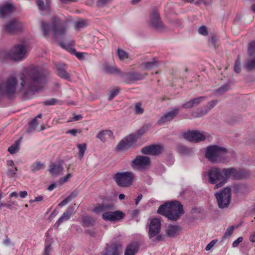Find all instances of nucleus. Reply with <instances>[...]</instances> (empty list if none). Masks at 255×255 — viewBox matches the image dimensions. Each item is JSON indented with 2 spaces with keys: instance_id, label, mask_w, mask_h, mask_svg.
<instances>
[{
  "instance_id": "54",
  "label": "nucleus",
  "mask_w": 255,
  "mask_h": 255,
  "mask_svg": "<svg viewBox=\"0 0 255 255\" xmlns=\"http://www.w3.org/2000/svg\"><path fill=\"white\" fill-rule=\"evenodd\" d=\"M117 54L119 59L122 60L128 58V54L124 50L120 48L117 50Z\"/></svg>"
},
{
  "instance_id": "44",
  "label": "nucleus",
  "mask_w": 255,
  "mask_h": 255,
  "mask_svg": "<svg viewBox=\"0 0 255 255\" xmlns=\"http://www.w3.org/2000/svg\"><path fill=\"white\" fill-rule=\"evenodd\" d=\"M247 53L249 57H253L255 54V40L249 43L247 48Z\"/></svg>"
},
{
  "instance_id": "34",
  "label": "nucleus",
  "mask_w": 255,
  "mask_h": 255,
  "mask_svg": "<svg viewBox=\"0 0 255 255\" xmlns=\"http://www.w3.org/2000/svg\"><path fill=\"white\" fill-rule=\"evenodd\" d=\"M96 220L94 218L88 216H85L82 219V225L85 228L93 227L95 225Z\"/></svg>"
},
{
  "instance_id": "62",
  "label": "nucleus",
  "mask_w": 255,
  "mask_h": 255,
  "mask_svg": "<svg viewBox=\"0 0 255 255\" xmlns=\"http://www.w3.org/2000/svg\"><path fill=\"white\" fill-rule=\"evenodd\" d=\"M165 160L169 165H172L173 164L174 161V158L172 154L170 152L166 153Z\"/></svg>"
},
{
  "instance_id": "49",
  "label": "nucleus",
  "mask_w": 255,
  "mask_h": 255,
  "mask_svg": "<svg viewBox=\"0 0 255 255\" xmlns=\"http://www.w3.org/2000/svg\"><path fill=\"white\" fill-rule=\"evenodd\" d=\"M120 89L119 88L112 89L109 94L108 100L109 101H112L120 93Z\"/></svg>"
},
{
  "instance_id": "14",
  "label": "nucleus",
  "mask_w": 255,
  "mask_h": 255,
  "mask_svg": "<svg viewBox=\"0 0 255 255\" xmlns=\"http://www.w3.org/2000/svg\"><path fill=\"white\" fill-rule=\"evenodd\" d=\"M163 148V145L162 144L152 143L142 147L140 151L144 155L157 156L162 153Z\"/></svg>"
},
{
  "instance_id": "8",
  "label": "nucleus",
  "mask_w": 255,
  "mask_h": 255,
  "mask_svg": "<svg viewBox=\"0 0 255 255\" xmlns=\"http://www.w3.org/2000/svg\"><path fill=\"white\" fill-rule=\"evenodd\" d=\"M17 84L16 79L13 76L8 78L5 82L0 83V97H12L16 92Z\"/></svg>"
},
{
  "instance_id": "58",
  "label": "nucleus",
  "mask_w": 255,
  "mask_h": 255,
  "mask_svg": "<svg viewBox=\"0 0 255 255\" xmlns=\"http://www.w3.org/2000/svg\"><path fill=\"white\" fill-rule=\"evenodd\" d=\"M177 148L180 153L183 154H188L189 153V150L186 146L179 144L177 146Z\"/></svg>"
},
{
  "instance_id": "39",
  "label": "nucleus",
  "mask_w": 255,
  "mask_h": 255,
  "mask_svg": "<svg viewBox=\"0 0 255 255\" xmlns=\"http://www.w3.org/2000/svg\"><path fill=\"white\" fill-rule=\"evenodd\" d=\"M36 3L40 10H47L50 8L49 1H46V3H45L43 0H36Z\"/></svg>"
},
{
  "instance_id": "22",
  "label": "nucleus",
  "mask_w": 255,
  "mask_h": 255,
  "mask_svg": "<svg viewBox=\"0 0 255 255\" xmlns=\"http://www.w3.org/2000/svg\"><path fill=\"white\" fill-rule=\"evenodd\" d=\"M122 248L121 243H112L111 245L107 244L105 251L102 255H120V250Z\"/></svg>"
},
{
  "instance_id": "50",
  "label": "nucleus",
  "mask_w": 255,
  "mask_h": 255,
  "mask_svg": "<svg viewBox=\"0 0 255 255\" xmlns=\"http://www.w3.org/2000/svg\"><path fill=\"white\" fill-rule=\"evenodd\" d=\"M59 100L56 98H50L44 101L42 104L44 106H49L55 105L59 102Z\"/></svg>"
},
{
  "instance_id": "29",
  "label": "nucleus",
  "mask_w": 255,
  "mask_h": 255,
  "mask_svg": "<svg viewBox=\"0 0 255 255\" xmlns=\"http://www.w3.org/2000/svg\"><path fill=\"white\" fill-rule=\"evenodd\" d=\"M115 209V206L112 203L108 204L98 203L93 209L92 211L96 214H99L103 211L106 210H114Z\"/></svg>"
},
{
  "instance_id": "18",
  "label": "nucleus",
  "mask_w": 255,
  "mask_h": 255,
  "mask_svg": "<svg viewBox=\"0 0 255 255\" xmlns=\"http://www.w3.org/2000/svg\"><path fill=\"white\" fill-rule=\"evenodd\" d=\"M57 75L62 79L72 81L70 75L67 72V65L64 63H58L55 65Z\"/></svg>"
},
{
  "instance_id": "33",
  "label": "nucleus",
  "mask_w": 255,
  "mask_h": 255,
  "mask_svg": "<svg viewBox=\"0 0 255 255\" xmlns=\"http://www.w3.org/2000/svg\"><path fill=\"white\" fill-rule=\"evenodd\" d=\"M22 137H20L15 140L13 144L8 148L7 151L11 154H14L17 152L20 149V145Z\"/></svg>"
},
{
  "instance_id": "64",
  "label": "nucleus",
  "mask_w": 255,
  "mask_h": 255,
  "mask_svg": "<svg viewBox=\"0 0 255 255\" xmlns=\"http://www.w3.org/2000/svg\"><path fill=\"white\" fill-rule=\"evenodd\" d=\"M218 239H214L211 241L209 244H207L205 248V250L207 251H209L211 249L215 246V245L218 242Z\"/></svg>"
},
{
  "instance_id": "26",
  "label": "nucleus",
  "mask_w": 255,
  "mask_h": 255,
  "mask_svg": "<svg viewBox=\"0 0 255 255\" xmlns=\"http://www.w3.org/2000/svg\"><path fill=\"white\" fill-rule=\"evenodd\" d=\"M205 99L206 97L201 96L191 99L190 100L182 104L181 106V108L188 109L197 107Z\"/></svg>"
},
{
  "instance_id": "56",
  "label": "nucleus",
  "mask_w": 255,
  "mask_h": 255,
  "mask_svg": "<svg viewBox=\"0 0 255 255\" xmlns=\"http://www.w3.org/2000/svg\"><path fill=\"white\" fill-rule=\"evenodd\" d=\"M241 60L239 56L237 58L235 64H234V71L236 73H240L241 72Z\"/></svg>"
},
{
  "instance_id": "15",
  "label": "nucleus",
  "mask_w": 255,
  "mask_h": 255,
  "mask_svg": "<svg viewBox=\"0 0 255 255\" xmlns=\"http://www.w3.org/2000/svg\"><path fill=\"white\" fill-rule=\"evenodd\" d=\"M121 77L123 78L124 82L127 84H130L135 81H140L145 78V75L137 72H122Z\"/></svg>"
},
{
  "instance_id": "2",
  "label": "nucleus",
  "mask_w": 255,
  "mask_h": 255,
  "mask_svg": "<svg viewBox=\"0 0 255 255\" xmlns=\"http://www.w3.org/2000/svg\"><path fill=\"white\" fill-rule=\"evenodd\" d=\"M222 172L223 180L216 184L214 189H218L223 186L231 178L235 180H246L251 175V172L245 169L233 167L223 168Z\"/></svg>"
},
{
  "instance_id": "28",
  "label": "nucleus",
  "mask_w": 255,
  "mask_h": 255,
  "mask_svg": "<svg viewBox=\"0 0 255 255\" xmlns=\"http://www.w3.org/2000/svg\"><path fill=\"white\" fill-rule=\"evenodd\" d=\"M138 242H132L129 243L125 250L124 255H135L139 250Z\"/></svg>"
},
{
  "instance_id": "38",
  "label": "nucleus",
  "mask_w": 255,
  "mask_h": 255,
  "mask_svg": "<svg viewBox=\"0 0 255 255\" xmlns=\"http://www.w3.org/2000/svg\"><path fill=\"white\" fill-rule=\"evenodd\" d=\"M45 167V165L40 161H36L33 163L30 167V171L32 173H35L37 171L43 169Z\"/></svg>"
},
{
  "instance_id": "6",
  "label": "nucleus",
  "mask_w": 255,
  "mask_h": 255,
  "mask_svg": "<svg viewBox=\"0 0 255 255\" xmlns=\"http://www.w3.org/2000/svg\"><path fill=\"white\" fill-rule=\"evenodd\" d=\"M26 74L33 83L45 85L47 82L49 72L47 71L39 69L36 67H33L27 72Z\"/></svg>"
},
{
  "instance_id": "31",
  "label": "nucleus",
  "mask_w": 255,
  "mask_h": 255,
  "mask_svg": "<svg viewBox=\"0 0 255 255\" xmlns=\"http://www.w3.org/2000/svg\"><path fill=\"white\" fill-rule=\"evenodd\" d=\"M63 161H61L56 164L53 162H51L49 165L50 168L48 170L49 172L53 175H58L60 172L63 170L62 163Z\"/></svg>"
},
{
  "instance_id": "21",
  "label": "nucleus",
  "mask_w": 255,
  "mask_h": 255,
  "mask_svg": "<svg viewBox=\"0 0 255 255\" xmlns=\"http://www.w3.org/2000/svg\"><path fill=\"white\" fill-rule=\"evenodd\" d=\"M171 110L164 114L157 122V124L161 125L166 122L173 120L178 114L179 109L178 108H171Z\"/></svg>"
},
{
  "instance_id": "40",
  "label": "nucleus",
  "mask_w": 255,
  "mask_h": 255,
  "mask_svg": "<svg viewBox=\"0 0 255 255\" xmlns=\"http://www.w3.org/2000/svg\"><path fill=\"white\" fill-rule=\"evenodd\" d=\"M37 125V120L33 118L28 124V126L26 129V132L28 134L35 131Z\"/></svg>"
},
{
  "instance_id": "11",
  "label": "nucleus",
  "mask_w": 255,
  "mask_h": 255,
  "mask_svg": "<svg viewBox=\"0 0 255 255\" xmlns=\"http://www.w3.org/2000/svg\"><path fill=\"white\" fill-rule=\"evenodd\" d=\"M182 136L186 140L192 143H198L206 139L203 132L196 130L189 129L183 132Z\"/></svg>"
},
{
  "instance_id": "41",
  "label": "nucleus",
  "mask_w": 255,
  "mask_h": 255,
  "mask_svg": "<svg viewBox=\"0 0 255 255\" xmlns=\"http://www.w3.org/2000/svg\"><path fill=\"white\" fill-rule=\"evenodd\" d=\"M248 190V186L244 184H235L233 185V191L235 194H237L240 192H243Z\"/></svg>"
},
{
  "instance_id": "52",
  "label": "nucleus",
  "mask_w": 255,
  "mask_h": 255,
  "mask_svg": "<svg viewBox=\"0 0 255 255\" xmlns=\"http://www.w3.org/2000/svg\"><path fill=\"white\" fill-rule=\"evenodd\" d=\"M242 117L238 116H233L229 119L226 121L227 124L230 125H234L236 123L239 122L240 120L242 119Z\"/></svg>"
},
{
  "instance_id": "43",
  "label": "nucleus",
  "mask_w": 255,
  "mask_h": 255,
  "mask_svg": "<svg viewBox=\"0 0 255 255\" xmlns=\"http://www.w3.org/2000/svg\"><path fill=\"white\" fill-rule=\"evenodd\" d=\"M8 59H12L11 53L0 50V62H5Z\"/></svg>"
},
{
  "instance_id": "63",
  "label": "nucleus",
  "mask_w": 255,
  "mask_h": 255,
  "mask_svg": "<svg viewBox=\"0 0 255 255\" xmlns=\"http://www.w3.org/2000/svg\"><path fill=\"white\" fill-rule=\"evenodd\" d=\"M8 206H9L8 209L10 210H17L18 208V203L16 201L10 202V203H8Z\"/></svg>"
},
{
  "instance_id": "46",
  "label": "nucleus",
  "mask_w": 255,
  "mask_h": 255,
  "mask_svg": "<svg viewBox=\"0 0 255 255\" xmlns=\"http://www.w3.org/2000/svg\"><path fill=\"white\" fill-rule=\"evenodd\" d=\"M218 40V37L216 34H213L210 38L209 39L208 44L209 46H212L214 49L216 50L218 48L217 45V42Z\"/></svg>"
},
{
  "instance_id": "19",
  "label": "nucleus",
  "mask_w": 255,
  "mask_h": 255,
  "mask_svg": "<svg viewBox=\"0 0 255 255\" xmlns=\"http://www.w3.org/2000/svg\"><path fill=\"white\" fill-rule=\"evenodd\" d=\"M26 52V47L23 44L15 45L12 51L11 54L12 59L14 60H21L24 56Z\"/></svg>"
},
{
  "instance_id": "3",
  "label": "nucleus",
  "mask_w": 255,
  "mask_h": 255,
  "mask_svg": "<svg viewBox=\"0 0 255 255\" xmlns=\"http://www.w3.org/2000/svg\"><path fill=\"white\" fill-rule=\"evenodd\" d=\"M51 21L52 30L54 38L57 40H59L58 44L61 48L65 49L72 55L74 53L72 50H76V49L73 48L71 45H66L63 42L67 32L66 25L63 23L58 25L60 19L57 16H54L52 18Z\"/></svg>"
},
{
  "instance_id": "5",
  "label": "nucleus",
  "mask_w": 255,
  "mask_h": 255,
  "mask_svg": "<svg viewBox=\"0 0 255 255\" xmlns=\"http://www.w3.org/2000/svg\"><path fill=\"white\" fill-rule=\"evenodd\" d=\"M161 223L159 219L153 218L148 225V237L153 242L164 241L163 235L161 234Z\"/></svg>"
},
{
  "instance_id": "1",
  "label": "nucleus",
  "mask_w": 255,
  "mask_h": 255,
  "mask_svg": "<svg viewBox=\"0 0 255 255\" xmlns=\"http://www.w3.org/2000/svg\"><path fill=\"white\" fill-rule=\"evenodd\" d=\"M147 128L141 127L134 133H130L121 140L116 146L115 150L117 152L126 151L131 148L136 149L138 147L137 142L138 139L142 136L147 131Z\"/></svg>"
},
{
  "instance_id": "55",
  "label": "nucleus",
  "mask_w": 255,
  "mask_h": 255,
  "mask_svg": "<svg viewBox=\"0 0 255 255\" xmlns=\"http://www.w3.org/2000/svg\"><path fill=\"white\" fill-rule=\"evenodd\" d=\"M218 103V100H213L208 102L207 104L204 107L205 109L208 111V112L209 113L211 111V110H212L216 106Z\"/></svg>"
},
{
  "instance_id": "48",
  "label": "nucleus",
  "mask_w": 255,
  "mask_h": 255,
  "mask_svg": "<svg viewBox=\"0 0 255 255\" xmlns=\"http://www.w3.org/2000/svg\"><path fill=\"white\" fill-rule=\"evenodd\" d=\"M87 25V21L84 19H81L74 23L75 28L77 29L85 28Z\"/></svg>"
},
{
  "instance_id": "47",
  "label": "nucleus",
  "mask_w": 255,
  "mask_h": 255,
  "mask_svg": "<svg viewBox=\"0 0 255 255\" xmlns=\"http://www.w3.org/2000/svg\"><path fill=\"white\" fill-rule=\"evenodd\" d=\"M77 147L79 149L78 155L79 158L81 159L84 156V153L87 148V144L86 143L79 144L77 145Z\"/></svg>"
},
{
  "instance_id": "17",
  "label": "nucleus",
  "mask_w": 255,
  "mask_h": 255,
  "mask_svg": "<svg viewBox=\"0 0 255 255\" xmlns=\"http://www.w3.org/2000/svg\"><path fill=\"white\" fill-rule=\"evenodd\" d=\"M150 25L156 29L163 28V24L161 20L160 13L157 8H154L149 15Z\"/></svg>"
},
{
  "instance_id": "4",
  "label": "nucleus",
  "mask_w": 255,
  "mask_h": 255,
  "mask_svg": "<svg viewBox=\"0 0 255 255\" xmlns=\"http://www.w3.org/2000/svg\"><path fill=\"white\" fill-rule=\"evenodd\" d=\"M228 149L217 144L208 146L205 150L204 156L211 163L217 164L224 163L227 160Z\"/></svg>"
},
{
  "instance_id": "51",
  "label": "nucleus",
  "mask_w": 255,
  "mask_h": 255,
  "mask_svg": "<svg viewBox=\"0 0 255 255\" xmlns=\"http://www.w3.org/2000/svg\"><path fill=\"white\" fill-rule=\"evenodd\" d=\"M17 170V167L9 168L6 171V175L9 178L14 177L16 175Z\"/></svg>"
},
{
  "instance_id": "12",
  "label": "nucleus",
  "mask_w": 255,
  "mask_h": 255,
  "mask_svg": "<svg viewBox=\"0 0 255 255\" xmlns=\"http://www.w3.org/2000/svg\"><path fill=\"white\" fill-rule=\"evenodd\" d=\"M126 217V214L120 210L114 211H109L102 214V218L105 221L111 223H118L123 220Z\"/></svg>"
},
{
  "instance_id": "10",
  "label": "nucleus",
  "mask_w": 255,
  "mask_h": 255,
  "mask_svg": "<svg viewBox=\"0 0 255 255\" xmlns=\"http://www.w3.org/2000/svg\"><path fill=\"white\" fill-rule=\"evenodd\" d=\"M185 213L183 205L180 202L174 200L171 210L168 213V220L172 221H176Z\"/></svg>"
},
{
  "instance_id": "35",
  "label": "nucleus",
  "mask_w": 255,
  "mask_h": 255,
  "mask_svg": "<svg viewBox=\"0 0 255 255\" xmlns=\"http://www.w3.org/2000/svg\"><path fill=\"white\" fill-rule=\"evenodd\" d=\"M40 29L45 38L49 36L50 32V25L49 23L42 21L40 22Z\"/></svg>"
},
{
  "instance_id": "23",
  "label": "nucleus",
  "mask_w": 255,
  "mask_h": 255,
  "mask_svg": "<svg viewBox=\"0 0 255 255\" xmlns=\"http://www.w3.org/2000/svg\"><path fill=\"white\" fill-rule=\"evenodd\" d=\"M22 29L21 25L16 19L10 20L8 23L4 25L3 30L8 33L15 31H20Z\"/></svg>"
},
{
  "instance_id": "53",
  "label": "nucleus",
  "mask_w": 255,
  "mask_h": 255,
  "mask_svg": "<svg viewBox=\"0 0 255 255\" xmlns=\"http://www.w3.org/2000/svg\"><path fill=\"white\" fill-rule=\"evenodd\" d=\"M230 89V86L229 84H225L221 86L220 88H219L216 90V93L218 94H222L227 91H228Z\"/></svg>"
},
{
  "instance_id": "32",
  "label": "nucleus",
  "mask_w": 255,
  "mask_h": 255,
  "mask_svg": "<svg viewBox=\"0 0 255 255\" xmlns=\"http://www.w3.org/2000/svg\"><path fill=\"white\" fill-rule=\"evenodd\" d=\"M103 69L104 71L108 74H115L116 75L121 76L122 71L116 66L114 67L110 66L108 63L106 64L104 67Z\"/></svg>"
},
{
  "instance_id": "36",
  "label": "nucleus",
  "mask_w": 255,
  "mask_h": 255,
  "mask_svg": "<svg viewBox=\"0 0 255 255\" xmlns=\"http://www.w3.org/2000/svg\"><path fill=\"white\" fill-rule=\"evenodd\" d=\"M141 65L145 70H151L157 67L158 63L156 58H153L152 61L143 62Z\"/></svg>"
},
{
  "instance_id": "42",
  "label": "nucleus",
  "mask_w": 255,
  "mask_h": 255,
  "mask_svg": "<svg viewBox=\"0 0 255 255\" xmlns=\"http://www.w3.org/2000/svg\"><path fill=\"white\" fill-rule=\"evenodd\" d=\"M240 226L241 224L238 225L237 226H231L228 228L223 236L222 237L221 242H223L228 237H230L233 233L235 229L239 227Z\"/></svg>"
},
{
  "instance_id": "61",
  "label": "nucleus",
  "mask_w": 255,
  "mask_h": 255,
  "mask_svg": "<svg viewBox=\"0 0 255 255\" xmlns=\"http://www.w3.org/2000/svg\"><path fill=\"white\" fill-rule=\"evenodd\" d=\"M199 33L203 36H206L208 34V30L206 26L202 25L198 29Z\"/></svg>"
},
{
  "instance_id": "16",
  "label": "nucleus",
  "mask_w": 255,
  "mask_h": 255,
  "mask_svg": "<svg viewBox=\"0 0 255 255\" xmlns=\"http://www.w3.org/2000/svg\"><path fill=\"white\" fill-rule=\"evenodd\" d=\"M151 163L150 158L147 156L137 155L131 161V166L133 168L137 167L139 169H145L150 166Z\"/></svg>"
},
{
  "instance_id": "45",
  "label": "nucleus",
  "mask_w": 255,
  "mask_h": 255,
  "mask_svg": "<svg viewBox=\"0 0 255 255\" xmlns=\"http://www.w3.org/2000/svg\"><path fill=\"white\" fill-rule=\"evenodd\" d=\"M245 68L248 71L255 70V56L247 61V63L244 65Z\"/></svg>"
},
{
  "instance_id": "37",
  "label": "nucleus",
  "mask_w": 255,
  "mask_h": 255,
  "mask_svg": "<svg viewBox=\"0 0 255 255\" xmlns=\"http://www.w3.org/2000/svg\"><path fill=\"white\" fill-rule=\"evenodd\" d=\"M208 113V111L205 109V107H203L201 109H197L196 111L192 112L191 116L194 118H199L207 115Z\"/></svg>"
},
{
  "instance_id": "60",
  "label": "nucleus",
  "mask_w": 255,
  "mask_h": 255,
  "mask_svg": "<svg viewBox=\"0 0 255 255\" xmlns=\"http://www.w3.org/2000/svg\"><path fill=\"white\" fill-rule=\"evenodd\" d=\"M105 134V130H101L97 134L96 137L99 139L102 142L105 143L106 141Z\"/></svg>"
},
{
  "instance_id": "13",
  "label": "nucleus",
  "mask_w": 255,
  "mask_h": 255,
  "mask_svg": "<svg viewBox=\"0 0 255 255\" xmlns=\"http://www.w3.org/2000/svg\"><path fill=\"white\" fill-rule=\"evenodd\" d=\"M205 174L208 178V182L211 184H216L223 180L222 170L216 166L211 167Z\"/></svg>"
},
{
  "instance_id": "27",
  "label": "nucleus",
  "mask_w": 255,
  "mask_h": 255,
  "mask_svg": "<svg viewBox=\"0 0 255 255\" xmlns=\"http://www.w3.org/2000/svg\"><path fill=\"white\" fill-rule=\"evenodd\" d=\"M173 201H166L164 204L160 205L157 211V213L168 218V214L171 209Z\"/></svg>"
},
{
  "instance_id": "30",
  "label": "nucleus",
  "mask_w": 255,
  "mask_h": 255,
  "mask_svg": "<svg viewBox=\"0 0 255 255\" xmlns=\"http://www.w3.org/2000/svg\"><path fill=\"white\" fill-rule=\"evenodd\" d=\"M179 231L178 225L170 224L165 230V233L168 237L174 238L178 235Z\"/></svg>"
},
{
  "instance_id": "7",
  "label": "nucleus",
  "mask_w": 255,
  "mask_h": 255,
  "mask_svg": "<svg viewBox=\"0 0 255 255\" xmlns=\"http://www.w3.org/2000/svg\"><path fill=\"white\" fill-rule=\"evenodd\" d=\"M218 207L225 209L229 207L232 199V190L230 186H226L215 194Z\"/></svg>"
},
{
  "instance_id": "57",
  "label": "nucleus",
  "mask_w": 255,
  "mask_h": 255,
  "mask_svg": "<svg viewBox=\"0 0 255 255\" xmlns=\"http://www.w3.org/2000/svg\"><path fill=\"white\" fill-rule=\"evenodd\" d=\"M142 104L141 102L137 103L134 107V112L136 115L142 114L144 112V109L141 107Z\"/></svg>"
},
{
  "instance_id": "20",
  "label": "nucleus",
  "mask_w": 255,
  "mask_h": 255,
  "mask_svg": "<svg viewBox=\"0 0 255 255\" xmlns=\"http://www.w3.org/2000/svg\"><path fill=\"white\" fill-rule=\"evenodd\" d=\"M16 9L13 3L6 2L0 6V18H5Z\"/></svg>"
},
{
  "instance_id": "24",
  "label": "nucleus",
  "mask_w": 255,
  "mask_h": 255,
  "mask_svg": "<svg viewBox=\"0 0 255 255\" xmlns=\"http://www.w3.org/2000/svg\"><path fill=\"white\" fill-rule=\"evenodd\" d=\"M42 89V87L40 85H35L33 84L29 85L27 87V89L23 94V99L24 100H27L31 99L32 95Z\"/></svg>"
},
{
  "instance_id": "9",
  "label": "nucleus",
  "mask_w": 255,
  "mask_h": 255,
  "mask_svg": "<svg viewBox=\"0 0 255 255\" xmlns=\"http://www.w3.org/2000/svg\"><path fill=\"white\" fill-rule=\"evenodd\" d=\"M114 179L120 187H128L133 182L134 175L130 171L118 172L114 176Z\"/></svg>"
},
{
  "instance_id": "25",
  "label": "nucleus",
  "mask_w": 255,
  "mask_h": 255,
  "mask_svg": "<svg viewBox=\"0 0 255 255\" xmlns=\"http://www.w3.org/2000/svg\"><path fill=\"white\" fill-rule=\"evenodd\" d=\"M74 207L71 206L68 208L66 211L63 214V215L57 220L55 223L54 227L58 229L60 225L63 222L64 220L67 221L70 217L74 214Z\"/></svg>"
},
{
  "instance_id": "59",
  "label": "nucleus",
  "mask_w": 255,
  "mask_h": 255,
  "mask_svg": "<svg viewBox=\"0 0 255 255\" xmlns=\"http://www.w3.org/2000/svg\"><path fill=\"white\" fill-rule=\"evenodd\" d=\"M72 50L74 51L72 55H75L80 60H83L85 58V55H87V53L77 52L76 50Z\"/></svg>"
}]
</instances>
